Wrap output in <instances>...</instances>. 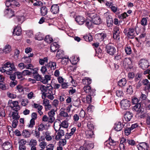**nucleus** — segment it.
I'll return each instance as SVG.
<instances>
[{"instance_id":"0eeeda50","label":"nucleus","mask_w":150,"mask_h":150,"mask_svg":"<svg viewBox=\"0 0 150 150\" xmlns=\"http://www.w3.org/2000/svg\"><path fill=\"white\" fill-rule=\"evenodd\" d=\"M124 32L126 35H127V36L130 38H133L135 36V30L134 29H130L128 30V32H127V30L125 29L124 30Z\"/></svg>"},{"instance_id":"c756f323","label":"nucleus","mask_w":150,"mask_h":150,"mask_svg":"<svg viewBox=\"0 0 150 150\" xmlns=\"http://www.w3.org/2000/svg\"><path fill=\"white\" fill-rule=\"evenodd\" d=\"M21 27L17 26L13 30V34L14 35H20L21 34Z\"/></svg>"},{"instance_id":"680f3d73","label":"nucleus","mask_w":150,"mask_h":150,"mask_svg":"<svg viewBox=\"0 0 150 150\" xmlns=\"http://www.w3.org/2000/svg\"><path fill=\"white\" fill-rule=\"evenodd\" d=\"M32 71H30L29 70H25L23 71L22 74L24 76L30 75L32 73Z\"/></svg>"},{"instance_id":"412c9836","label":"nucleus","mask_w":150,"mask_h":150,"mask_svg":"<svg viewBox=\"0 0 150 150\" xmlns=\"http://www.w3.org/2000/svg\"><path fill=\"white\" fill-rule=\"evenodd\" d=\"M33 76L34 78L37 81H40L42 82V78L41 75H40L36 71H35L34 72H33Z\"/></svg>"},{"instance_id":"2eb2a0df","label":"nucleus","mask_w":150,"mask_h":150,"mask_svg":"<svg viewBox=\"0 0 150 150\" xmlns=\"http://www.w3.org/2000/svg\"><path fill=\"white\" fill-rule=\"evenodd\" d=\"M43 134L45 137V139L47 141H51L52 138H54V136H51V133L48 131L43 132Z\"/></svg>"},{"instance_id":"49530a36","label":"nucleus","mask_w":150,"mask_h":150,"mask_svg":"<svg viewBox=\"0 0 150 150\" xmlns=\"http://www.w3.org/2000/svg\"><path fill=\"white\" fill-rule=\"evenodd\" d=\"M22 142L21 141L19 144V149L20 150H25L26 149V147L25 146L26 141H23Z\"/></svg>"},{"instance_id":"c85d7f7f","label":"nucleus","mask_w":150,"mask_h":150,"mask_svg":"<svg viewBox=\"0 0 150 150\" xmlns=\"http://www.w3.org/2000/svg\"><path fill=\"white\" fill-rule=\"evenodd\" d=\"M14 111L12 112V117L14 120H18L20 118V116L18 115V111L19 110H14Z\"/></svg>"},{"instance_id":"4be33fe9","label":"nucleus","mask_w":150,"mask_h":150,"mask_svg":"<svg viewBox=\"0 0 150 150\" xmlns=\"http://www.w3.org/2000/svg\"><path fill=\"white\" fill-rule=\"evenodd\" d=\"M2 146L4 150H8L12 147L11 144L8 142L4 143Z\"/></svg>"},{"instance_id":"bb28decb","label":"nucleus","mask_w":150,"mask_h":150,"mask_svg":"<svg viewBox=\"0 0 150 150\" xmlns=\"http://www.w3.org/2000/svg\"><path fill=\"white\" fill-rule=\"evenodd\" d=\"M59 48V45L56 43H52L50 46V50L51 52H54Z\"/></svg>"},{"instance_id":"f8f14e48","label":"nucleus","mask_w":150,"mask_h":150,"mask_svg":"<svg viewBox=\"0 0 150 150\" xmlns=\"http://www.w3.org/2000/svg\"><path fill=\"white\" fill-rule=\"evenodd\" d=\"M129 62V60L128 59L125 58L123 61V66L124 68L128 71H129V70L131 69L132 67L128 64Z\"/></svg>"},{"instance_id":"5fc2aeb1","label":"nucleus","mask_w":150,"mask_h":150,"mask_svg":"<svg viewBox=\"0 0 150 150\" xmlns=\"http://www.w3.org/2000/svg\"><path fill=\"white\" fill-rule=\"evenodd\" d=\"M95 109L94 107L91 105H90L87 108V111L90 112H93Z\"/></svg>"},{"instance_id":"09e8293b","label":"nucleus","mask_w":150,"mask_h":150,"mask_svg":"<svg viewBox=\"0 0 150 150\" xmlns=\"http://www.w3.org/2000/svg\"><path fill=\"white\" fill-rule=\"evenodd\" d=\"M87 127L89 129L88 130L93 131L94 128V126L91 122H88L87 123Z\"/></svg>"},{"instance_id":"58836bf2","label":"nucleus","mask_w":150,"mask_h":150,"mask_svg":"<svg viewBox=\"0 0 150 150\" xmlns=\"http://www.w3.org/2000/svg\"><path fill=\"white\" fill-rule=\"evenodd\" d=\"M68 120V118H66V120H64L60 123L61 124V126L62 127V129L67 128L68 127V123L67 122Z\"/></svg>"},{"instance_id":"39448f33","label":"nucleus","mask_w":150,"mask_h":150,"mask_svg":"<svg viewBox=\"0 0 150 150\" xmlns=\"http://www.w3.org/2000/svg\"><path fill=\"white\" fill-rule=\"evenodd\" d=\"M115 142L113 140L111 137H110L108 140L106 141L104 143L105 146L109 148V149H113L114 146L116 145Z\"/></svg>"},{"instance_id":"338daca9","label":"nucleus","mask_w":150,"mask_h":150,"mask_svg":"<svg viewBox=\"0 0 150 150\" xmlns=\"http://www.w3.org/2000/svg\"><path fill=\"white\" fill-rule=\"evenodd\" d=\"M38 130L40 131H42L45 129V127L44 125L43 124H41L38 126Z\"/></svg>"},{"instance_id":"1a4fd4ad","label":"nucleus","mask_w":150,"mask_h":150,"mask_svg":"<svg viewBox=\"0 0 150 150\" xmlns=\"http://www.w3.org/2000/svg\"><path fill=\"white\" fill-rule=\"evenodd\" d=\"M137 147L139 150L140 149L148 150V149L149 145L148 143L145 142H140L137 145Z\"/></svg>"},{"instance_id":"f3484780","label":"nucleus","mask_w":150,"mask_h":150,"mask_svg":"<svg viewBox=\"0 0 150 150\" xmlns=\"http://www.w3.org/2000/svg\"><path fill=\"white\" fill-rule=\"evenodd\" d=\"M58 132L55 137V139L57 140H59L61 137L64 135V130L62 129L58 131Z\"/></svg>"},{"instance_id":"4d7b16f0","label":"nucleus","mask_w":150,"mask_h":150,"mask_svg":"<svg viewBox=\"0 0 150 150\" xmlns=\"http://www.w3.org/2000/svg\"><path fill=\"white\" fill-rule=\"evenodd\" d=\"M147 20L146 18H142L141 22V25L143 26H145L147 25Z\"/></svg>"},{"instance_id":"423d86ee","label":"nucleus","mask_w":150,"mask_h":150,"mask_svg":"<svg viewBox=\"0 0 150 150\" xmlns=\"http://www.w3.org/2000/svg\"><path fill=\"white\" fill-rule=\"evenodd\" d=\"M139 65L143 69H145L149 66L148 60L145 59H141L139 62Z\"/></svg>"},{"instance_id":"a18cd8bd","label":"nucleus","mask_w":150,"mask_h":150,"mask_svg":"<svg viewBox=\"0 0 150 150\" xmlns=\"http://www.w3.org/2000/svg\"><path fill=\"white\" fill-rule=\"evenodd\" d=\"M48 59L47 57H45L43 59H40L39 60V63L41 65H43L44 64L45 62H47Z\"/></svg>"},{"instance_id":"6ab92c4d","label":"nucleus","mask_w":150,"mask_h":150,"mask_svg":"<svg viewBox=\"0 0 150 150\" xmlns=\"http://www.w3.org/2000/svg\"><path fill=\"white\" fill-rule=\"evenodd\" d=\"M4 13L6 14H7V17L9 18L12 17L14 15V11L10 8H7Z\"/></svg>"},{"instance_id":"ddd939ff","label":"nucleus","mask_w":150,"mask_h":150,"mask_svg":"<svg viewBox=\"0 0 150 150\" xmlns=\"http://www.w3.org/2000/svg\"><path fill=\"white\" fill-rule=\"evenodd\" d=\"M50 11L53 14L58 13L59 11V7L57 4H54L51 6Z\"/></svg>"},{"instance_id":"393cba45","label":"nucleus","mask_w":150,"mask_h":150,"mask_svg":"<svg viewBox=\"0 0 150 150\" xmlns=\"http://www.w3.org/2000/svg\"><path fill=\"white\" fill-rule=\"evenodd\" d=\"M34 108L37 109L38 110V112L40 115H41L42 114L43 112H42L41 110L43 108L42 106L39 104H38L34 103L33 104Z\"/></svg>"},{"instance_id":"c9c22d12","label":"nucleus","mask_w":150,"mask_h":150,"mask_svg":"<svg viewBox=\"0 0 150 150\" xmlns=\"http://www.w3.org/2000/svg\"><path fill=\"white\" fill-rule=\"evenodd\" d=\"M47 86H45L42 85L40 87V89L42 92H47L48 89H50V88H51V85L50 84H48Z\"/></svg>"},{"instance_id":"72a5a7b5","label":"nucleus","mask_w":150,"mask_h":150,"mask_svg":"<svg viewBox=\"0 0 150 150\" xmlns=\"http://www.w3.org/2000/svg\"><path fill=\"white\" fill-rule=\"evenodd\" d=\"M86 137L88 138H91L94 137L93 131L88 130L85 132Z\"/></svg>"},{"instance_id":"20e7f679","label":"nucleus","mask_w":150,"mask_h":150,"mask_svg":"<svg viewBox=\"0 0 150 150\" xmlns=\"http://www.w3.org/2000/svg\"><path fill=\"white\" fill-rule=\"evenodd\" d=\"M106 51L107 53L110 55H113L116 51V49L112 44H109L106 46Z\"/></svg>"},{"instance_id":"cd10ccee","label":"nucleus","mask_w":150,"mask_h":150,"mask_svg":"<svg viewBox=\"0 0 150 150\" xmlns=\"http://www.w3.org/2000/svg\"><path fill=\"white\" fill-rule=\"evenodd\" d=\"M48 9L45 6L41 7L40 8V13L42 16H44L47 15L48 13Z\"/></svg>"},{"instance_id":"f704fd0d","label":"nucleus","mask_w":150,"mask_h":150,"mask_svg":"<svg viewBox=\"0 0 150 150\" xmlns=\"http://www.w3.org/2000/svg\"><path fill=\"white\" fill-rule=\"evenodd\" d=\"M16 71V69L15 66L13 64H12V66L6 69V74L10 75L12 73L13 71Z\"/></svg>"},{"instance_id":"a878e982","label":"nucleus","mask_w":150,"mask_h":150,"mask_svg":"<svg viewBox=\"0 0 150 150\" xmlns=\"http://www.w3.org/2000/svg\"><path fill=\"white\" fill-rule=\"evenodd\" d=\"M143 84L146 86L145 89L146 90H149L150 88V82L149 81L148 79H146L143 80L142 82Z\"/></svg>"},{"instance_id":"9d476101","label":"nucleus","mask_w":150,"mask_h":150,"mask_svg":"<svg viewBox=\"0 0 150 150\" xmlns=\"http://www.w3.org/2000/svg\"><path fill=\"white\" fill-rule=\"evenodd\" d=\"M48 69L54 70L56 68L57 64L56 62L50 61L48 63L46 64Z\"/></svg>"},{"instance_id":"c03bdc74","label":"nucleus","mask_w":150,"mask_h":150,"mask_svg":"<svg viewBox=\"0 0 150 150\" xmlns=\"http://www.w3.org/2000/svg\"><path fill=\"white\" fill-rule=\"evenodd\" d=\"M22 135L24 137L28 138L30 137V133L26 130H23L22 133Z\"/></svg>"},{"instance_id":"f257e3e1","label":"nucleus","mask_w":150,"mask_h":150,"mask_svg":"<svg viewBox=\"0 0 150 150\" xmlns=\"http://www.w3.org/2000/svg\"><path fill=\"white\" fill-rule=\"evenodd\" d=\"M127 81L125 79L122 78V89H123L124 92H126L128 94L132 93V87L127 83Z\"/></svg>"},{"instance_id":"3c124183","label":"nucleus","mask_w":150,"mask_h":150,"mask_svg":"<svg viewBox=\"0 0 150 150\" xmlns=\"http://www.w3.org/2000/svg\"><path fill=\"white\" fill-rule=\"evenodd\" d=\"M47 66H46L45 64V66H43L41 67L40 70L42 73L44 74L47 71Z\"/></svg>"},{"instance_id":"13d9d810","label":"nucleus","mask_w":150,"mask_h":150,"mask_svg":"<svg viewBox=\"0 0 150 150\" xmlns=\"http://www.w3.org/2000/svg\"><path fill=\"white\" fill-rule=\"evenodd\" d=\"M40 131H39L38 130H37L36 129L35 130L34 135L37 139H39L40 137Z\"/></svg>"},{"instance_id":"37998d69","label":"nucleus","mask_w":150,"mask_h":150,"mask_svg":"<svg viewBox=\"0 0 150 150\" xmlns=\"http://www.w3.org/2000/svg\"><path fill=\"white\" fill-rule=\"evenodd\" d=\"M21 60L22 62L27 64L30 63L31 61V60L30 58L27 56H25L22 58Z\"/></svg>"},{"instance_id":"7c9ffc66","label":"nucleus","mask_w":150,"mask_h":150,"mask_svg":"<svg viewBox=\"0 0 150 150\" xmlns=\"http://www.w3.org/2000/svg\"><path fill=\"white\" fill-rule=\"evenodd\" d=\"M106 36V34L104 33H98L96 35V37L100 41H103Z\"/></svg>"},{"instance_id":"6e6d98bb","label":"nucleus","mask_w":150,"mask_h":150,"mask_svg":"<svg viewBox=\"0 0 150 150\" xmlns=\"http://www.w3.org/2000/svg\"><path fill=\"white\" fill-rule=\"evenodd\" d=\"M8 88L7 85H6L4 83H0V89L2 90H5Z\"/></svg>"},{"instance_id":"69168bd1","label":"nucleus","mask_w":150,"mask_h":150,"mask_svg":"<svg viewBox=\"0 0 150 150\" xmlns=\"http://www.w3.org/2000/svg\"><path fill=\"white\" fill-rule=\"evenodd\" d=\"M43 5V3L42 2L39 0H37L33 4L34 6H42Z\"/></svg>"},{"instance_id":"aec40b11","label":"nucleus","mask_w":150,"mask_h":150,"mask_svg":"<svg viewBox=\"0 0 150 150\" xmlns=\"http://www.w3.org/2000/svg\"><path fill=\"white\" fill-rule=\"evenodd\" d=\"M124 118L126 121L128 122L131 120L133 117L132 113L128 111L124 115Z\"/></svg>"},{"instance_id":"0e129e2a","label":"nucleus","mask_w":150,"mask_h":150,"mask_svg":"<svg viewBox=\"0 0 150 150\" xmlns=\"http://www.w3.org/2000/svg\"><path fill=\"white\" fill-rule=\"evenodd\" d=\"M55 111L53 109H52L48 112L49 117L54 116Z\"/></svg>"},{"instance_id":"79ce46f5","label":"nucleus","mask_w":150,"mask_h":150,"mask_svg":"<svg viewBox=\"0 0 150 150\" xmlns=\"http://www.w3.org/2000/svg\"><path fill=\"white\" fill-rule=\"evenodd\" d=\"M11 50V47L9 45H6L3 50V52L6 54L9 53Z\"/></svg>"},{"instance_id":"ea45409f","label":"nucleus","mask_w":150,"mask_h":150,"mask_svg":"<svg viewBox=\"0 0 150 150\" xmlns=\"http://www.w3.org/2000/svg\"><path fill=\"white\" fill-rule=\"evenodd\" d=\"M113 21L112 18L110 16H108L107 18V26L109 27L111 26L113 23Z\"/></svg>"},{"instance_id":"dca6fc26","label":"nucleus","mask_w":150,"mask_h":150,"mask_svg":"<svg viewBox=\"0 0 150 150\" xmlns=\"http://www.w3.org/2000/svg\"><path fill=\"white\" fill-rule=\"evenodd\" d=\"M75 20L80 25H83L86 21L83 17L80 16H76Z\"/></svg>"},{"instance_id":"473e14b6","label":"nucleus","mask_w":150,"mask_h":150,"mask_svg":"<svg viewBox=\"0 0 150 150\" xmlns=\"http://www.w3.org/2000/svg\"><path fill=\"white\" fill-rule=\"evenodd\" d=\"M61 125L60 123L56 121L54 123V128L56 132L62 129Z\"/></svg>"},{"instance_id":"f03ea898","label":"nucleus","mask_w":150,"mask_h":150,"mask_svg":"<svg viewBox=\"0 0 150 150\" xmlns=\"http://www.w3.org/2000/svg\"><path fill=\"white\" fill-rule=\"evenodd\" d=\"M88 17L90 18L93 24L96 25L100 23V18L95 13H89Z\"/></svg>"},{"instance_id":"9b49d317","label":"nucleus","mask_w":150,"mask_h":150,"mask_svg":"<svg viewBox=\"0 0 150 150\" xmlns=\"http://www.w3.org/2000/svg\"><path fill=\"white\" fill-rule=\"evenodd\" d=\"M60 117L62 118H68L69 119L71 117V115H69L68 112H67L65 111V109H64L63 110H60V112L59 114Z\"/></svg>"},{"instance_id":"8fccbe9b","label":"nucleus","mask_w":150,"mask_h":150,"mask_svg":"<svg viewBox=\"0 0 150 150\" xmlns=\"http://www.w3.org/2000/svg\"><path fill=\"white\" fill-rule=\"evenodd\" d=\"M44 40L48 43H50L53 41V39L49 35H47L45 36Z\"/></svg>"},{"instance_id":"2f4dec72","label":"nucleus","mask_w":150,"mask_h":150,"mask_svg":"<svg viewBox=\"0 0 150 150\" xmlns=\"http://www.w3.org/2000/svg\"><path fill=\"white\" fill-rule=\"evenodd\" d=\"M44 79H42V82L44 84H46L51 80V76L50 75H45L44 76Z\"/></svg>"},{"instance_id":"5701e85b","label":"nucleus","mask_w":150,"mask_h":150,"mask_svg":"<svg viewBox=\"0 0 150 150\" xmlns=\"http://www.w3.org/2000/svg\"><path fill=\"white\" fill-rule=\"evenodd\" d=\"M76 130V128L73 127L71 129V132L69 133H67L65 135V138L67 139H69L74 134Z\"/></svg>"},{"instance_id":"bf43d9fd","label":"nucleus","mask_w":150,"mask_h":150,"mask_svg":"<svg viewBox=\"0 0 150 150\" xmlns=\"http://www.w3.org/2000/svg\"><path fill=\"white\" fill-rule=\"evenodd\" d=\"M35 125V121L33 120H31L30 121V124L27 125L28 127L33 128Z\"/></svg>"},{"instance_id":"e2e57ef3","label":"nucleus","mask_w":150,"mask_h":150,"mask_svg":"<svg viewBox=\"0 0 150 150\" xmlns=\"http://www.w3.org/2000/svg\"><path fill=\"white\" fill-rule=\"evenodd\" d=\"M17 18L18 21L20 23H22L25 20V17L23 16H19Z\"/></svg>"},{"instance_id":"6e6552de","label":"nucleus","mask_w":150,"mask_h":150,"mask_svg":"<svg viewBox=\"0 0 150 150\" xmlns=\"http://www.w3.org/2000/svg\"><path fill=\"white\" fill-rule=\"evenodd\" d=\"M83 90L86 93H89L91 96L95 95V90L94 89H91L90 86H85L83 87Z\"/></svg>"},{"instance_id":"7ed1b4c3","label":"nucleus","mask_w":150,"mask_h":150,"mask_svg":"<svg viewBox=\"0 0 150 150\" xmlns=\"http://www.w3.org/2000/svg\"><path fill=\"white\" fill-rule=\"evenodd\" d=\"M8 105L13 110H19L20 109V107L17 101H12V100H9L8 102Z\"/></svg>"},{"instance_id":"de8ad7c7","label":"nucleus","mask_w":150,"mask_h":150,"mask_svg":"<svg viewBox=\"0 0 150 150\" xmlns=\"http://www.w3.org/2000/svg\"><path fill=\"white\" fill-rule=\"evenodd\" d=\"M125 51L127 54H130L132 53V50L130 46H126L125 48Z\"/></svg>"},{"instance_id":"864d4df0","label":"nucleus","mask_w":150,"mask_h":150,"mask_svg":"<svg viewBox=\"0 0 150 150\" xmlns=\"http://www.w3.org/2000/svg\"><path fill=\"white\" fill-rule=\"evenodd\" d=\"M44 38L42 34L40 33L36 35L35 37V39L38 40H43Z\"/></svg>"},{"instance_id":"b1692460","label":"nucleus","mask_w":150,"mask_h":150,"mask_svg":"<svg viewBox=\"0 0 150 150\" xmlns=\"http://www.w3.org/2000/svg\"><path fill=\"white\" fill-rule=\"evenodd\" d=\"M37 141L36 140L32 139L30 142V145L31 146V150H36L35 146L37 145Z\"/></svg>"},{"instance_id":"774afa93","label":"nucleus","mask_w":150,"mask_h":150,"mask_svg":"<svg viewBox=\"0 0 150 150\" xmlns=\"http://www.w3.org/2000/svg\"><path fill=\"white\" fill-rule=\"evenodd\" d=\"M91 95H89L88 96L86 97V100L88 103L90 104L91 102L92 96Z\"/></svg>"},{"instance_id":"052dcab7","label":"nucleus","mask_w":150,"mask_h":150,"mask_svg":"<svg viewBox=\"0 0 150 150\" xmlns=\"http://www.w3.org/2000/svg\"><path fill=\"white\" fill-rule=\"evenodd\" d=\"M46 143L44 141H42L39 144V146L42 149H44L45 147L46 146Z\"/></svg>"},{"instance_id":"a211bd4d","label":"nucleus","mask_w":150,"mask_h":150,"mask_svg":"<svg viewBox=\"0 0 150 150\" xmlns=\"http://www.w3.org/2000/svg\"><path fill=\"white\" fill-rule=\"evenodd\" d=\"M130 102L127 99L122 100V106L124 109H128L130 106Z\"/></svg>"},{"instance_id":"4c0bfd02","label":"nucleus","mask_w":150,"mask_h":150,"mask_svg":"<svg viewBox=\"0 0 150 150\" xmlns=\"http://www.w3.org/2000/svg\"><path fill=\"white\" fill-rule=\"evenodd\" d=\"M86 25L89 28H91L93 27V23L91 20L87 19L85 21Z\"/></svg>"},{"instance_id":"4468645a","label":"nucleus","mask_w":150,"mask_h":150,"mask_svg":"<svg viewBox=\"0 0 150 150\" xmlns=\"http://www.w3.org/2000/svg\"><path fill=\"white\" fill-rule=\"evenodd\" d=\"M133 109L135 111L137 112L138 113H142L144 112V109L141 107L140 103L136 104L134 107Z\"/></svg>"},{"instance_id":"603ef678","label":"nucleus","mask_w":150,"mask_h":150,"mask_svg":"<svg viewBox=\"0 0 150 150\" xmlns=\"http://www.w3.org/2000/svg\"><path fill=\"white\" fill-rule=\"evenodd\" d=\"M119 30H117L116 31H115V32L114 33L113 35V37L114 38L119 40L120 38L119 36Z\"/></svg>"},{"instance_id":"e433bc0d","label":"nucleus","mask_w":150,"mask_h":150,"mask_svg":"<svg viewBox=\"0 0 150 150\" xmlns=\"http://www.w3.org/2000/svg\"><path fill=\"white\" fill-rule=\"evenodd\" d=\"M64 55V53L62 50H57L56 57L59 59H61L63 57Z\"/></svg>"},{"instance_id":"a19ab883","label":"nucleus","mask_w":150,"mask_h":150,"mask_svg":"<svg viewBox=\"0 0 150 150\" xmlns=\"http://www.w3.org/2000/svg\"><path fill=\"white\" fill-rule=\"evenodd\" d=\"M114 129L117 131H119L121 130L122 128L121 126V123L118 122L115 124L114 127Z\"/></svg>"}]
</instances>
